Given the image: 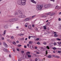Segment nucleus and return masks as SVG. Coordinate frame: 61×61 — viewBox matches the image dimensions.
Wrapping results in <instances>:
<instances>
[{"instance_id":"37","label":"nucleus","mask_w":61,"mask_h":61,"mask_svg":"<svg viewBox=\"0 0 61 61\" xmlns=\"http://www.w3.org/2000/svg\"><path fill=\"white\" fill-rule=\"evenodd\" d=\"M59 28H61V25H60L59 26Z\"/></svg>"},{"instance_id":"56","label":"nucleus","mask_w":61,"mask_h":61,"mask_svg":"<svg viewBox=\"0 0 61 61\" xmlns=\"http://www.w3.org/2000/svg\"><path fill=\"white\" fill-rule=\"evenodd\" d=\"M16 42L17 43H19V41H16Z\"/></svg>"},{"instance_id":"17","label":"nucleus","mask_w":61,"mask_h":61,"mask_svg":"<svg viewBox=\"0 0 61 61\" xmlns=\"http://www.w3.org/2000/svg\"><path fill=\"white\" fill-rule=\"evenodd\" d=\"M54 56L55 57H56V58H60V57L58 56Z\"/></svg>"},{"instance_id":"26","label":"nucleus","mask_w":61,"mask_h":61,"mask_svg":"<svg viewBox=\"0 0 61 61\" xmlns=\"http://www.w3.org/2000/svg\"><path fill=\"white\" fill-rule=\"evenodd\" d=\"M22 15H19V17L20 18H22Z\"/></svg>"},{"instance_id":"60","label":"nucleus","mask_w":61,"mask_h":61,"mask_svg":"<svg viewBox=\"0 0 61 61\" xmlns=\"http://www.w3.org/2000/svg\"><path fill=\"white\" fill-rule=\"evenodd\" d=\"M25 25H28V23H26L25 24Z\"/></svg>"},{"instance_id":"5","label":"nucleus","mask_w":61,"mask_h":61,"mask_svg":"<svg viewBox=\"0 0 61 61\" xmlns=\"http://www.w3.org/2000/svg\"><path fill=\"white\" fill-rule=\"evenodd\" d=\"M3 45L5 47H7V45L6 44V43L5 42H3Z\"/></svg>"},{"instance_id":"29","label":"nucleus","mask_w":61,"mask_h":61,"mask_svg":"<svg viewBox=\"0 0 61 61\" xmlns=\"http://www.w3.org/2000/svg\"><path fill=\"white\" fill-rule=\"evenodd\" d=\"M54 36H55V37H57V35L56 34H55L54 35Z\"/></svg>"},{"instance_id":"32","label":"nucleus","mask_w":61,"mask_h":61,"mask_svg":"<svg viewBox=\"0 0 61 61\" xmlns=\"http://www.w3.org/2000/svg\"><path fill=\"white\" fill-rule=\"evenodd\" d=\"M25 57L26 59H28V57H27V56H25Z\"/></svg>"},{"instance_id":"2","label":"nucleus","mask_w":61,"mask_h":61,"mask_svg":"<svg viewBox=\"0 0 61 61\" xmlns=\"http://www.w3.org/2000/svg\"><path fill=\"white\" fill-rule=\"evenodd\" d=\"M51 6V5L50 4L46 5H45L44 6V7L46 9L49 8V7H50Z\"/></svg>"},{"instance_id":"16","label":"nucleus","mask_w":61,"mask_h":61,"mask_svg":"<svg viewBox=\"0 0 61 61\" xmlns=\"http://www.w3.org/2000/svg\"><path fill=\"white\" fill-rule=\"evenodd\" d=\"M30 54V52L29 51H28L26 52V55H28V54Z\"/></svg>"},{"instance_id":"8","label":"nucleus","mask_w":61,"mask_h":61,"mask_svg":"<svg viewBox=\"0 0 61 61\" xmlns=\"http://www.w3.org/2000/svg\"><path fill=\"white\" fill-rule=\"evenodd\" d=\"M28 28L29 29H30L31 30H32V27L30 25H29L28 26Z\"/></svg>"},{"instance_id":"18","label":"nucleus","mask_w":61,"mask_h":61,"mask_svg":"<svg viewBox=\"0 0 61 61\" xmlns=\"http://www.w3.org/2000/svg\"><path fill=\"white\" fill-rule=\"evenodd\" d=\"M33 43V42L32 41H30L29 42V44H32Z\"/></svg>"},{"instance_id":"49","label":"nucleus","mask_w":61,"mask_h":61,"mask_svg":"<svg viewBox=\"0 0 61 61\" xmlns=\"http://www.w3.org/2000/svg\"><path fill=\"white\" fill-rule=\"evenodd\" d=\"M17 51H19V49L18 48L17 49Z\"/></svg>"},{"instance_id":"59","label":"nucleus","mask_w":61,"mask_h":61,"mask_svg":"<svg viewBox=\"0 0 61 61\" xmlns=\"http://www.w3.org/2000/svg\"><path fill=\"white\" fill-rule=\"evenodd\" d=\"M36 40H39V38H37V39H36Z\"/></svg>"},{"instance_id":"54","label":"nucleus","mask_w":61,"mask_h":61,"mask_svg":"<svg viewBox=\"0 0 61 61\" xmlns=\"http://www.w3.org/2000/svg\"><path fill=\"white\" fill-rule=\"evenodd\" d=\"M58 20L59 21H60V20H61V19L60 18H59Z\"/></svg>"},{"instance_id":"7","label":"nucleus","mask_w":61,"mask_h":61,"mask_svg":"<svg viewBox=\"0 0 61 61\" xmlns=\"http://www.w3.org/2000/svg\"><path fill=\"white\" fill-rule=\"evenodd\" d=\"M30 1L31 2H32V3H33L35 4H36V2L35 1H34V0H30Z\"/></svg>"},{"instance_id":"23","label":"nucleus","mask_w":61,"mask_h":61,"mask_svg":"<svg viewBox=\"0 0 61 61\" xmlns=\"http://www.w3.org/2000/svg\"><path fill=\"white\" fill-rule=\"evenodd\" d=\"M43 27L44 28V29H46V26H43Z\"/></svg>"},{"instance_id":"34","label":"nucleus","mask_w":61,"mask_h":61,"mask_svg":"<svg viewBox=\"0 0 61 61\" xmlns=\"http://www.w3.org/2000/svg\"><path fill=\"white\" fill-rule=\"evenodd\" d=\"M51 55H49L48 56V58H51Z\"/></svg>"},{"instance_id":"61","label":"nucleus","mask_w":61,"mask_h":61,"mask_svg":"<svg viewBox=\"0 0 61 61\" xmlns=\"http://www.w3.org/2000/svg\"><path fill=\"white\" fill-rule=\"evenodd\" d=\"M25 40L26 41V40H27V38H25Z\"/></svg>"},{"instance_id":"30","label":"nucleus","mask_w":61,"mask_h":61,"mask_svg":"<svg viewBox=\"0 0 61 61\" xmlns=\"http://www.w3.org/2000/svg\"><path fill=\"white\" fill-rule=\"evenodd\" d=\"M58 8V5H57L56 7L55 8L56 9H57V8Z\"/></svg>"},{"instance_id":"35","label":"nucleus","mask_w":61,"mask_h":61,"mask_svg":"<svg viewBox=\"0 0 61 61\" xmlns=\"http://www.w3.org/2000/svg\"><path fill=\"white\" fill-rule=\"evenodd\" d=\"M42 17H46V15H43L42 16Z\"/></svg>"},{"instance_id":"13","label":"nucleus","mask_w":61,"mask_h":61,"mask_svg":"<svg viewBox=\"0 0 61 61\" xmlns=\"http://www.w3.org/2000/svg\"><path fill=\"white\" fill-rule=\"evenodd\" d=\"M31 37H33V38H35V37H36V36H29V39H30V38H31Z\"/></svg>"},{"instance_id":"11","label":"nucleus","mask_w":61,"mask_h":61,"mask_svg":"<svg viewBox=\"0 0 61 61\" xmlns=\"http://www.w3.org/2000/svg\"><path fill=\"white\" fill-rule=\"evenodd\" d=\"M55 13H50V15H51V16H53V15H55Z\"/></svg>"},{"instance_id":"58","label":"nucleus","mask_w":61,"mask_h":61,"mask_svg":"<svg viewBox=\"0 0 61 61\" xmlns=\"http://www.w3.org/2000/svg\"><path fill=\"white\" fill-rule=\"evenodd\" d=\"M18 61H21V59H19V60Z\"/></svg>"},{"instance_id":"12","label":"nucleus","mask_w":61,"mask_h":61,"mask_svg":"<svg viewBox=\"0 0 61 61\" xmlns=\"http://www.w3.org/2000/svg\"><path fill=\"white\" fill-rule=\"evenodd\" d=\"M18 12L19 13V14H21V15H23V13H22V12L21 11V10H18Z\"/></svg>"},{"instance_id":"57","label":"nucleus","mask_w":61,"mask_h":61,"mask_svg":"<svg viewBox=\"0 0 61 61\" xmlns=\"http://www.w3.org/2000/svg\"><path fill=\"white\" fill-rule=\"evenodd\" d=\"M11 38H12V39H13V38H14V36H12L11 37Z\"/></svg>"},{"instance_id":"64","label":"nucleus","mask_w":61,"mask_h":61,"mask_svg":"<svg viewBox=\"0 0 61 61\" xmlns=\"http://www.w3.org/2000/svg\"><path fill=\"white\" fill-rule=\"evenodd\" d=\"M30 61H33V60L32 59H30Z\"/></svg>"},{"instance_id":"20","label":"nucleus","mask_w":61,"mask_h":61,"mask_svg":"<svg viewBox=\"0 0 61 61\" xmlns=\"http://www.w3.org/2000/svg\"><path fill=\"white\" fill-rule=\"evenodd\" d=\"M28 55V57H31V56L30 54H28V55Z\"/></svg>"},{"instance_id":"52","label":"nucleus","mask_w":61,"mask_h":61,"mask_svg":"<svg viewBox=\"0 0 61 61\" xmlns=\"http://www.w3.org/2000/svg\"><path fill=\"white\" fill-rule=\"evenodd\" d=\"M23 53H24V51H21V53L23 54Z\"/></svg>"},{"instance_id":"14","label":"nucleus","mask_w":61,"mask_h":61,"mask_svg":"<svg viewBox=\"0 0 61 61\" xmlns=\"http://www.w3.org/2000/svg\"><path fill=\"white\" fill-rule=\"evenodd\" d=\"M4 27L5 29H7L8 28V26L7 25H5Z\"/></svg>"},{"instance_id":"3","label":"nucleus","mask_w":61,"mask_h":61,"mask_svg":"<svg viewBox=\"0 0 61 61\" xmlns=\"http://www.w3.org/2000/svg\"><path fill=\"white\" fill-rule=\"evenodd\" d=\"M25 2H26V0H22L21 1L22 5H25Z\"/></svg>"},{"instance_id":"31","label":"nucleus","mask_w":61,"mask_h":61,"mask_svg":"<svg viewBox=\"0 0 61 61\" xmlns=\"http://www.w3.org/2000/svg\"><path fill=\"white\" fill-rule=\"evenodd\" d=\"M23 35H24V34H20V36H23Z\"/></svg>"},{"instance_id":"45","label":"nucleus","mask_w":61,"mask_h":61,"mask_svg":"<svg viewBox=\"0 0 61 61\" xmlns=\"http://www.w3.org/2000/svg\"><path fill=\"white\" fill-rule=\"evenodd\" d=\"M7 41H8V42H10V40H9V39H7Z\"/></svg>"},{"instance_id":"55","label":"nucleus","mask_w":61,"mask_h":61,"mask_svg":"<svg viewBox=\"0 0 61 61\" xmlns=\"http://www.w3.org/2000/svg\"><path fill=\"white\" fill-rule=\"evenodd\" d=\"M35 48L36 49H37V46L35 47Z\"/></svg>"},{"instance_id":"15","label":"nucleus","mask_w":61,"mask_h":61,"mask_svg":"<svg viewBox=\"0 0 61 61\" xmlns=\"http://www.w3.org/2000/svg\"><path fill=\"white\" fill-rule=\"evenodd\" d=\"M9 21L10 22H13V21H14V20H13V19H10L9 20Z\"/></svg>"},{"instance_id":"6","label":"nucleus","mask_w":61,"mask_h":61,"mask_svg":"<svg viewBox=\"0 0 61 61\" xmlns=\"http://www.w3.org/2000/svg\"><path fill=\"white\" fill-rule=\"evenodd\" d=\"M22 1V0H20V1H19L18 2V5H21L22 4L21 3V2Z\"/></svg>"},{"instance_id":"47","label":"nucleus","mask_w":61,"mask_h":61,"mask_svg":"<svg viewBox=\"0 0 61 61\" xmlns=\"http://www.w3.org/2000/svg\"><path fill=\"white\" fill-rule=\"evenodd\" d=\"M43 43L44 45H46V44L45 42H44Z\"/></svg>"},{"instance_id":"22","label":"nucleus","mask_w":61,"mask_h":61,"mask_svg":"<svg viewBox=\"0 0 61 61\" xmlns=\"http://www.w3.org/2000/svg\"><path fill=\"white\" fill-rule=\"evenodd\" d=\"M46 15H50V12H49V13H48L46 14Z\"/></svg>"},{"instance_id":"46","label":"nucleus","mask_w":61,"mask_h":61,"mask_svg":"<svg viewBox=\"0 0 61 61\" xmlns=\"http://www.w3.org/2000/svg\"><path fill=\"white\" fill-rule=\"evenodd\" d=\"M58 53H61V51H58Z\"/></svg>"},{"instance_id":"27","label":"nucleus","mask_w":61,"mask_h":61,"mask_svg":"<svg viewBox=\"0 0 61 61\" xmlns=\"http://www.w3.org/2000/svg\"><path fill=\"white\" fill-rule=\"evenodd\" d=\"M57 44H58L59 45H60V42H57Z\"/></svg>"},{"instance_id":"41","label":"nucleus","mask_w":61,"mask_h":61,"mask_svg":"<svg viewBox=\"0 0 61 61\" xmlns=\"http://www.w3.org/2000/svg\"><path fill=\"white\" fill-rule=\"evenodd\" d=\"M53 49H54V50H56V48L55 47H54V48H53Z\"/></svg>"},{"instance_id":"44","label":"nucleus","mask_w":61,"mask_h":61,"mask_svg":"<svg viewBox=\"0 0 61 61\" xmlns=\"http://www.w3.org/2000/svg\"><path fill=\"white\" fill-rule=\"evenodd\" d=\"M2 40H4L5 38H4V37H3L1 38Z\"/></svg>"},{"instance_id":"21","label":"nucleus","mask_w":61,"mask_h":61,"mask_svg":"<svg viewBox=\"0 0 61 61\" xmlns=\"http://www.w3.org/2000/svg\"><path fill=\"white\" fill-rule=\"evenodd\" d=\"M25 17H26V16H25V15H22V18Z\"/></svg>"},{"instance_id":"38","label":"nucleus","mask_w":61,"mask_h":61,"mask_svg":"<svg viewBox=\"0 0 61 61\" xmlns=\"http://www.w3.org/2000/svg\"><path fill=\"white\" fill-rule=\"evenodd\" d=\"M51 1H52L53 2H55V0H50Z\"/></svg>"},{"instance_id":"28","label":"nucleus","mask_w":61,"mask_h":61,"mask_svg":"<svg viewBox=\"0 0 61 61\" xmlns=\"http://www.w3.org/2000/svg\"><path fill=\"white\" fill-rule=\"evenodd\" d=\"M15 15H17L18 13L16 12H15Z\"/></svg>"},{"instance_id":"19","label":"nucleus","mask_w":61,"mask_h":61,"mask_svg":"<svg viewBox=\"0 0 61 61\" xmlns=\"http://www.w3.org/2000/svg\"><path fill=\"white\" fill-rule=\"evenodd\" d=\"M6 30H4V32L3 33V36H4V35H5V32H6Z\"/></svg>"},{"instance_id":"10","label":"nucleus","mask_w":61,"mask_h":61,"mask_svg":"<svg viewBox=\"0 0 61 61\" xmlns=\"http://www.w3.org/2000/svg\"><path fill=\"white\" fill-rule=\"evenodd\" d=\"M3 50L4 51H5V52H8V50L7 49H4Z\"/></svg>"},{"instance_id":"51","label":"nucleus","mask_w":61,"mask_h":61,"mask_svg":"<svg viewBox=\"0 0 61 61\" xmlns=\"http://www.w3.org/2000/svg\"><path fill=\"white\" fill-rule=\"evenodd\" d=\"M47 51H46V55H47Z\"/></svg>"},{"instance_id":"4","label":"nucleus","mask_w":61,"mask_h":61,"mask_svg":"<svg viewBox=\"0 0 61 61\" xmlns=\"http://www.w3.org/2000/svg\"><path fill=\"white\" fill-rule=\"evenodd\" d=\"M30 19H30V18H26L24 20V21L25 22H26V21H27L30 20Z\"/></svg>"},{"instance_id":"36","label":"nucleus","mask_w":61,"mask_h":61,"mask_svg":"<svg viewBox=\"0 0 61 61\" xmlns=\"http://www.w3.org/2000/svg\"><path fill=\"white\" fill-rule=\"evenodd\" d=\"M36 16V15L33 16H32V18H33V17H35V16Z\"/></svg>"},{"instance_id":"1","label":"nucleus","mask_w":61,"mask_h":61,"mask_svg":"<svg viewBox=\"0 0 61 61\" xmlns=\"http://www.w3.org/2000/svg\"><path fill=\"white\" fill-rule=\"evenodd\" d=\"M42 7H43V5H38L37 6L36 9L41 10V9H42Z\"/></svg>"},{"instance_id":"33","label":"nucleus","mask_w":61,"mask_h":61,"mask_svg":"<svg viewBox=\"0 0 61 61\" xmlns=\"http://www.w3.org/2000/svg\"><path fill=\"white\" fill-rule=\"evenodd\" d=\"M46 48H47L48 49H49V46H46Z\"/></svg>"},{"instance_id":"43","label":"nucleus","mask_w":61,"mask_h":61,"mask_svg":"<svg viewBox=\"0 0 61 61\" xmlns=\"http://www.w3.org/2000/svg\"><path fill=\"white\" fill-rule=\"evenodd\" d=\"M54 45H55H55H56V43H54Z\"/></svg>"},{"instance_id":"9","label":"nucleus","mask_w":61,"mask_h":61,"mask_svg":"<svg viewBox=\"0 0 61 61\" xmlns=\"http://www.w3.org/2000/svg\"><path fill=\"white\" fill-rule=\"evenodd\" d=\"M13 21H16L18 20V18H14L13 19Z\"/></svg>"},{"instance_id":"25","label":"nucleus","mask_w":61,"mask_h":61,"mask_svg":"<svg viewBox=\"0 0 61 61\" xmlns=\"http://www.w3.org/2000/svg\"><path fill=\"white\" fill-rule=\"evenodd\" d=\"M22 46V45H18V47H20Z\"/></svg>"},{"instance_id":"53","label":"nucleus","mask_w":61,"mask_h":61,"mask_svg":"<svg viewBox=\"0 0 61 61\" xmlns=\"http://www.w3.org/2000/svg\"><path fill=\"white\" fill-rule=\"evenodd\" d=\"M25 26L26 27H27V25H25Z\"/></svg>"},{"instance_id":"24","label":"nucleus","mask_w":61,"mask_h":61,"mask_svg":"<svg viewBox=\"0 0 61 61\" xmlns=\"http://www.w3.org/2000/svg\"><path fill=\"white\" fill-rule=\"evenodd\" d=\"M13 45H15L16 44V43L15 42H13Z\"/></svg>"},{"instance_id":"63","label":"nucleus","mask_w":61,"mask_h":61,"mask_svg":"<svg viewBox=\"0 0 61 61\" xmlns=\"http://www.w3.org/2000/svg\"><path fill=\"white\" fill-rule=\"evenodd\" d=\"M27 46H29V44H27Z\"/></svg>"},{"instance_id":"62","label":"nucleus","mask_w":61,"mask_h":61,"mask_svg":"<svg viewBox=\"0 0 61 61\" xmlns=\"http://www.w3.org/2000/svg\"><path fill=\"white\" fill-rule=\"evenodd\" d=\"M39 53L38 52H36V54H39Z\"/></svg>"},{"instance_id":"40","label":"nucleus","mask_w":61,"mask_h":61,"mask_svg":"<svg viewBox=\"0 0 61 61\" xmlns=\"http://www.w3.org/2000/svg\"><path fill=\"white\" fill-rule=\"evenodd\" d=\"M37 44H38V45H40V42H38L37 43Z\"/></svg>"},{"instance_id":"42","label":"nucleus","mask_w":61,"mask_h":61,"mask_svg":"<svg viewBox=\"0 0 61 61\" xmlns=\"http://www.w3.org/2000/svg\"><path fill=\"white\" fill-rule=\"evenodd\" d=\"M54 35H56V32H54Z\"/></svg>"},{"instance_id":"39","label":"nucleus","mask_w":61,"mask_h":61,"mask_svg":"<svg viewBox=\"0 0 61 61\" xmlns=\"http://www.w3.org/2000/svg\"><path fill=\"white\" fill-rule=\"evenodd\" d=\"M57 40H58L59 41H60V40H61V39H60L58 38L57 39Z\"/></svg>"},{"instance_id":"48","label":"nucleus","mask_w":61,"mask_h":61,"mask_svg":"<svg viewBox=\"0 0 61 61\" xmlns=\"http://www.w3.org/2000/svg\"><path fill=\"white\" fill-rule=\"evenodd\" d=\"M24 48H26L27 47L26 46H24Z\"/></svg>"},{"instance_id":"50","label":"nucleus","mask_w":61,"mask_h":61,"mask_svg":"<svg viewBox=\"0 0 61 61\" xmlns=\"http://www.w3.org/2000/svg\"><path fill=\"white\" fill-rule=\"evenodd\" d=\"M37 58H36L35 59V61H37Z\"/></svg>"}]
</instances>
